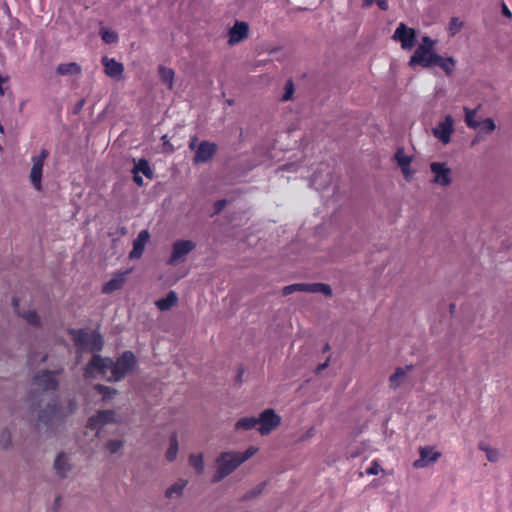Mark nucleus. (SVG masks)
Listing matches in <instances>:
<instances>
[{
    "label": "nucleus",
    "instance_id": "obj_1",
    "mask_svg": "<svg viewBox=\"0 0 512 512\" xmlns=\"http://www.w3.org/2000/svg\"><path fill=\"white\" fill-rule=\"evenodd\" d=\"M136 363L137 360L132 351L123 352L116 361H113L110 357L93 354L91 360L84 367V376L91 378L96 373L105 375L110 370L111 376L108 377V381L118 382L133 371Z\"/></svg>",
    "mask_w": 512,
    "mask_h": 512
},
{
    "label": "nucleus",
    "instance_id": "obj_2",
    "mask_svg": "<svg viewBox=\"0 0 512 512\" xmlns=\"http://www.w3.org/2000/svg\"><path fill=\"white\" fill-rule=\"evenodd\" d=\"M256 452L257 449L253 446H250L244 452H222L216 459L217 471L213 476V482L221 481Z\"/></svg>",
    "mask_w": 512,
    "mask_h": 512
},
{
    "label": "nucleus",
    "instance_id": "obj_3",
    "mask_svg": "<svg viewBox=\"0 0 512 512\" xmlns=\"http://www.w3.org/2000/svg\"><path fill=\"white\" fill-rule=\"evenodd\" d=\"M69 333L72 336L75 345L81 351L89 350L90 352L97 354L103 349L104 340L98 332L89 334L84 329H71Z\"/></svg>",
    "mask_w": 512,
    "mask_h": 512
},
{
    "label": "nucleus",
    "instance_id": "obj_4",
    "mask_svg": "<svg viewBox=\"0 0 512 512\" xmlns=\"http://www.w3.org/2000/svg\"><path fill=\"white\" fill-rule=\"evenodd\" d=\"M416 30L408 27L404 23H400L396 28L392 39L400 42L403 50H411L417 42Z\"/></svg>",
    "mask_w": 512,
    "mask_h": 512
},
{
    "label": "nucleus",
    "instance_id": "obj_5",
    "mask_svg": "<svg viewBox=\"0 0 512 512\" xmlns=\"http://www.w3.org/2000/svg\"><path fill=\"white\" fill-rule=\"evenodd\" d=\"M49 153L46 149H42L41 152L32 157V168L30 171V181L32 186L37 190L41 191L42 189V172L43 166L46 158Z\"/></svg>",
    "mask_w": 512,
    "mask_h": 512
},
{
    "label": "nucleus",
    "instance_id": "obj_6",
    "mask_svg": "<svg viewBox=\"0 0 512 512\" xmlns=\"http://www.w3.org/2000/svg\"><path fill=\"white\" fill-rule=\"evenodd\" d=\"M62 370L52 371L43 370L38 372L33 378V384L43 391L56 390L58 387L57 375Z\"/></svg>",
    "mask_w": 512,
    "mask_h": 512
},
{
    "label": "nucleus",
    "instance_id": "obj_7",
    "mask_svg": "<svg viewBox=\"0 0 512 512\" xmlns=\"http://www.w3.org/2000/svg\"><path fill=\"white\" fill-rule=\"evenodd\" d=\"M257 422L259 424V432L262 435H267L280 425L281 418L273 409H266L257 418Z\"/></svg>",
    "mask_w": 512,
    "mask_h": 512
},
{
    "label": "nucleus",
    "instance_id": "obj_8",
    "mask_svg": "<svg viewBox=\"0 0 512 512\" xmlns=\"http://www.w3.org/2000/svg\"><path fill=\"white\" fill-rule=\"evenodd\" d=\"M196 243L192 240H177L172 245V253L168 264L175 265L179 260H183L186 255L193 251Z\"/></svg>",
    "mask_w": 512,
    "mask_h": 512
},
{
    "label": "nucleus",
    "instance_id": "obj_9",
    "mask_svg": "<svg viewBox=\"0 0 512 512\" xmlns=\"http://www.w3.org/2000/svg\"><path fill=\"white\" fill-rule=\"evenodd\" d=\"M435 51H428L423 47H417L414 54L410 57L409 66L414 68L421 66L422 68H429L433 66V59L436 57Z\"/></svg>",
    "mask_w": 512,
    "mask_h": 512
},
{
    "label": "nucleus",
    "instance_id": "obj_10",
    "mask_svg": "<svg viewBox=\"0 0 512 512\" xmlns=\"http://www.w3.org/2000/svg\"><path fill=\"white\" fill-rule=\"evenodd\" d=\"M217 152V145L209 141H202L196 149L193 162L195 164L210 161Z\"/></svg>",
    "mask_w": 512,
    "mask_h": 512
},
{
    "label": "nucleus",
    "instance_id": "obj_11",
    "mask_svg": "<svg viewBox=\"0 0 512 512\" xmlns=\"http://www.w3.org/2000/svg\"><path fill=\"white\" fill-rule=\"evenodd\" d=\"M453 133V118L451 115H446L444 120L439 122L438 125L433 129V134L443 144H447L450 141L451 134Z\"/></svg>",
    "mask_w": 512,
    "mask_h": 512
},
{
    "label": "nucleus",
    "instance_id": "obj_12",
    "mask_svg": "<svg viewBox=\"0 0 512 512\" xmlns=\"http://www.w3.org/2000/svg\"><path fill=\"white\" fill-rule=\"evenodd\" d=\"M430 169L434 173V182L441 186H447L451 183V170L445 163L432 162Z\"/></svg>",
    "mask_w": 512,
    "mask_h": 512
},
{
    "label": "nucleus",
    "instance_id": "obj_13",
    "mask_svg": "<svg viewBox=\"0 0 512 512\" xmlns=\"http://www.w3.org/2000/svg\"><path fill=\"white\" fill-rule=\"evenodd\" d=\"M419 453L420 458L413 462V467L417 469L424 468L435 463L441 456L439 452L434 451L430 446L420 447Z\"/></svg>",
    "mask_w": 512,
    "mask_h": 512
},
{
    "label": "nucleus",
    "instance_id": "obj_14",
    "mask_svg": "<svg viewBox=\"0 0 512 512\" xmlns=\"http://www.w3.org/2000/svg\"><path fill=\"white\" fill-rule=\"evenodd\" d=\"M249 26L244 21H236L228 32V43L235 45L248 37Z\"/></svg>",
    "mask_w": 512,
    "mask_h": 512
},
{
    "label": "nucleus",
    "instance_id": "obj_15",
    "mask_svg": "<svg viewBox=\"0 0 512 512\" xmlns=\"http://www.w3.org/2000/svg\"><path fill=\"white\" fill-rule=\"evenodd\" d=\"M113 410H101L91 416L87 421V428L91 430L97 429L99 426L110 423L114 420Z\"/></svg>",
    "mask_w": 512,
    "mask_h": 512
},
{
    "label": "nucleus",
    "instance_id": "obj_16",
    "mask_svg": "<svg viewBox=\"0 0 512 512\" xmlns=\"http://www.w3.org/2000/svg\"><path fill=\"white\" fill-rule=\"evenodd\" d=\"M150 238L148 230H142L133 241V249L129 253L130 259H139L145 249V246Z\"/></svg>",
    "mask_w": 512,
    "mask_h": 512
},
{
    "label": "nucleus",
    "instance_id": "obj_17",
    "mask_svg": "<svg viewBox=\"0 0 512 512\" xmlns=\"http://www.w3.org/2000/svg\"><path fill=\"white\" fill-rule=\"evenodd\" d=\"M102 65L104 66L105 74L111 78H120L124 72V66L121 62L116 61L114 58L107 56L102 57Z\"/></svg>",
    "mask_w": 512,
    "mask_h": 512
},
{
    "label": "nucleus",
    "instance_id": "obj_18",
    "mask_svg": "<svg viewBox=\"0 0 512 512\" xmlns=\"http://www.w3.org/2000/svg\"><path fill=\"white\" fill-rule=\"evenodd\" d=\"M60 417V406L56 401H52L47 405V407L40 411L39 413V422L48 425L52 423L55 419Z\"/></svg>",
    "mask_w": 512,
    "mask_h": 512
},
{
    "label": "nucleus",
    "instance_id": "obj_19",
    "mask_svg": "<svg viewBox=\"0 0 512 512\" xmlns=\"http://www.w3.org/2000/svg\"><path fill=\"white\" fill-rule=\"evenodd\" d=\"M296 291L318 293L320 292V283H296L285 286L282 290L284 296L290 295Z\"/></svg>",
    "mask_w": 512,
    "mask_h": 512
},
{
    "label": "nucleus",
    "instance_id": "obj_20",
    "mask_svg": "<svg viewBox=\"0 0 512 512\" xmlns=\"http://www.w3.org/2000/svg\"><path fill=\"white\" fill-rule=\"evenodd\" d=\"M125 283L124 273L115 274L108 282H106L102 287L103 294H111L114 291H117L123 287Z\"/></svg>",
    "mask_w": 512,
    "mask_h": 512
},
{
    "label": "nucleus",
    "instance_id": "obj_21",
    "mask_svg": "<svg viewBox=\"0 0 512 512\" xmlns=\"http://www.w3.org/2000/svg\"><path fill=\"white\" fill-rule=\"evenodd\" d=\"M433 60V66H439L447 76H450L456 67V60L453 57H442L437 54Z\"/></svg>",
    "mask_w": 512,
    "mask_h": 512
},
{
    "label": "nucleus",
    "instance_id": "obj_22",
    "mask_svg": "<svg viewBox=\"0 0 512 512\" xmlns=\"http://www.w3.org/2000/svg\"><path fill=\"white\" fill-rule=\"evenodd\" d=\"M413 369L412 365H407L405 368L399 367L396 371L389 377V385L392 389H397L403 379L405 378L408 371Z\"/></svg>",
    "mask_w": 512,
    "mask_h": 512
},
{
    "label": "nucleus",
    "instance_id": "obj_23",
    "mask_svg": "<svg viewBox=\"0 0 512 512\" xmlns=\"http://www.w3.org/2000/svg\"><path fill=\"white\" fill-rule=\"evenodd\" d=\"M178 296L176 292L170 291L164 298H161L155 302L156 307L160 311L170 310L177 304Z\"/></svg>",
    "mask_w": 512,
    "mask_h": 512
},
{
    "label": "nucleus",
    "instance_id": "obj_24",
    "mask_svg": "<svg viewBox=\"0 0 512 512\" xmlns=\"http://www.w3.org/2000/svg\"><path fill=\"white\" fill-rule=\"evenodd\" d=\"M394 158L400 166L404 176L408 178L410 174L409 167L411 163V157L404 154L403 148H398L394 154Z\"/></svg>",
    "mask_w": 512,
    "mask_h": 512
},
{
    "label": "nucleus",
    "instance_id": "obj_25",
    "mask_svg": "<svg viewBox=\"0 0 512 512\" xmlns=\"http://www.w3.org/2000/svg\"><path fill=\"white\" fill-rule=\"evenodd\" d=\"M58 75H79L82 72L81 66L76 62L61 63L57 66Z\"/></svg>",
    "mask_w": 512,
    "mask_h": 512
},
{
    "label": "nucleus",
    "instance_id": "obj_26",
    "mask_svg": "<svg viewBox=\"0 0 512 512\" xmlns=\"http://www.w3.org/2000/svg\"><path fill=\"white\" fill-rule=\"evenodd\" d=\"M158 72L162 83L166 84L169 89H172L175 76L174 71L171 68L160 65Z\"/></svg>",
    "mask_w": 512,
    "mask_h": 512
},
{
    "label": "nucleus",
    "instance_id": "obj_27",
    "mask_svg": "<svg viewBox=\"0 0 512 512\" xmlns=\"http://www.w3.org/2000/svg\"><path fill=\"white\" fill-rule=\"evenodd\" d=\"M133 174H140L142 173L147 178L152 179L153 177V171L150 168L149 162L146 159H140L134 166L132 170Z\"/></svg>",
    "mask_w": 512,
    "mask_h": 512
},
{
    "label": "nucleus",
    "instance_id": "obj_28",
    "mask_svg": "<svg viewBox=\"0 0 512 512\" xmlns=\"http://www.w3.org/2000/svg\"><path fill=\"white\" fill-rule=\"evenodd\" d=\"M54 468L60 476H65L66 472L69 470V465L67 463V457L64 453H60L57 456L54 462Z\"/></svg>",
    "mask_w": 512,
    "mask_h": 512
},
{
    "label": "nucleus",
    "instance_id": "obj_29",
    "mask_svg": "<svg viewBox=\"0 0 512 512\" xmlns=\"http://www.w3.org/2000/svg\"><path fill=\"white\" fill-rule=\"evenodd\" d=\"M258 425L257 418L255 417H243L240 418L236 424V430H251Z\"/></svg>",
    "mask_w": 512,
    "mask_h": 512
},
{
    "label": "nucleus",
    "instance_id": "obj_30",
    "mask_svg": "<svg viewBox=\"0 0 512 512\" xmlns=\"http://www.w3.org/2000/svg\"><path fill=\"white\" fill-rule=\"evenodd\" d=\"M177 453H178V439H177V434L173 433L170 437V446L166 452V459L170 462L175 460Z\"/></svg>",
    "mask_w": 512,
    "mask_h": 512
},
{
    "label": "nucleus",
    "instance_id": "obj_31",
    "mask_svg": "<svg viewBox=\"0 0 512 512\" xmlns=\"http://www.w3.org/2000/svg\"><path fill=\"white\" fill-rule=\"evenodd\" d=\"M479 449L486 453L488 461L496 462L499 459V452L497 449L491 448L483 442L479 443Z\"/></svg>",
    "mask_w": 512,
    "mask_h": 512
},
{
    "label": "nucleus",
    "instance_id": "obj_32",
    "mask_svg": "<svg viewBox=\"0 0 512 512\" xmlns=\"http://www.w3.org/2000/svg\"><path fill=\"white\" fill-rule=\"evenodd\" d=\"M94 389L102 396L104 401L109 400L116 394V390L108 386L97 384Z\"/></svg>",
    "mask_w": 512,
    "mask_h": 512
},
{
    "label": "nucleus",
    "instance_id": "obj_33",
    "mask_svg": "<svg viewBox=\"0 0 512 512\" xmlns=\"http://www.w3.org/2000/svg\"><path fill=\"white\" fill-rule=\"evenodd\" d=\"M22 318L35 327H39L41 324V319L35 310H29L22 313Z\"/></svg>",
    "mask_w": 512,
    "mask_h": 512
},
{
    "label": "nucleus",
    "instance_id": "obj_34",
    "mask_svg": "<svg viewBox=\"0 0 512 512\" xmlns=\"http://www.w3.org/2000/svg\"><path fill=\"white\" fill-rule=\"evenodd\" d=\"M189 463L199 474L203 472L204 462L202 454H192L189 457Z\"/></svg>",
    "mask_w": 512,
    "mask_h": 512
},
{
    "label": "nucleus",
    "instance_id": "obj_35",
    "mask_svg": "<svg viewBox=\"0 0 512 512\" xmlns=\"http://www.w3.org/2000/svg\"><path fill=\"white\" fill-rule=\"evenodd\" d=\"M465 122L469 128L477 129L480 126V122L474 119L476 115V110H470L469 108H465Z\"/></svg>",
    "mask_w": 512,
    "mask_h": 512
},
{
    "label": "nucleus",
    "instance_id": "obj_36",
    "mask_svg": "<svg viewBox=\"0 0 512 512\" xmlns=\"http://www.w3.org/2000/svg\"><path fill=\"white\" fill-rule=\"evenodd\" d=\"M463 27V22L460 21L458 17H452L449 25H448V32L450 36H455L457 33L460 32V30Z\"/></svg>",
    "mask_w": 512,
    "mask_h": 512
},
{
    "label": "nucleus",
    "instance_id": "obj_37",
    "mask_svg": "<svg viewBox=\"0 0 512 512\" xmlns=\"http://www.w3.org/2000/svg\"><path fill=\"white\" fill-rule=\"evenodd\" d=\"M284 90V94L281 96L280 100L283 102L291 100L295 91L292 79L287 80Z\"/></svg>",
    "mask_w": 512,
    "mask_h": 512
},
{
    "label": "nucleus",
    "instance_id": "obj_38",
    "mask_svg": "<svg viewBox=\"0 0 512 512\" xmlns=\"http://www.w3.org/2000/svg\"><path fill=\"white\" fill-rule=\"evenodd\" d=\"M101 37L102 40L107 44L115 43L118 40L117 34L109 30H102Z\"/></svg>",
    "mask_w": 512,
    "mask_h": 512
},
{
    "label": "nucleus",
    "instance_id": "obj_39",
    "mask_svg": "<svg viewBox=\"0 0 512 512\" xmlns=\"http://www.w3.org/2000/svg\"><path fill=\"white\" fill-rule=\"evenodd\" d=\"M478 128H480L481 132L489 133L495 129V123L491 118H486L480 122V126Z\"/></svg>",
    "mask_w": 512,
    "mask_h": 512
},
{
    "label": "nucleus",
    "instance_id": "obj_40",
    "mask_svg": "<svg viewBox=\"0 0 512 512\" xmlns=\"http://www.w3.org/2000/svg\"><path fill=\"white\" fill-rule=\"evenodd\" d=\"M185 483H176L166 490V496L172 497L174 494L180 495L184 489Z\"/></svg>",
    "mask_w": 512,
    "mask_h": 512
},
{
    "label": "nucleus",
    "instance_id": "obj_41",
    "mask_svg": "<svg viewBox=\"0 0 512 512\" xmlns=\"http://www.w3.org/2000/svg\"><path fill=\"white\" fill-rule=\"evenodd\" d=\"M123 446L121 440H109L106 443V449L111 453H117Z\"/></svg>",
    "mask_w": 512,
    "mask_h": 512
},
{
    "label": "nucleus",
    "instance_id": "obj_42",
    "mask_svg": "<svg viewBox=\"0 0 512 512\" xmlns=\"http://www.w3.org/2000/svg\"><path fill=\"white\" fill-rule=\"evenodd\" d=\"M264 486H265L264 483L259 484L257 487H255L252 490L248 491L244 495L243 499L244 500H249V499L257 497L258 495H260L262 493V491L264 489Z\"/></svg>",
    "mask_w": 512,
    "mask_h": 512
},
{
    "label": "nucleus",
    "instance_id": "obj_43",
    "mask_svg": "<svg viewBox=\"0 0 512 512\" xmlns=\"http://www.w3.org/2000/svg\"><path fill=\"white\" fill-rule=\"evenodd\" d=\"M418 47H423L428 51H434L435 49V41L432 40L429 36L422 37V42Z\"/></svg>",
    "mask_w": 512,
    "mask_h": 512
},
{
    "label": "nucleus",
    "instance_id": "obj_44",
    "mask_svg": "<svg viewBox=\"0 0 512 512\" xmlns=\"http://www.w3.org/2000/svg\"><path fill=\"white\" fill-rule=\"evenodd\" d=\"M2 447L7 448L11 444V435L10 432L7 430H4L1 434V440Z\"/></svg>",
    "mask_w": 512,
    "mask_h": 512
},
{
    "label": "nucleus",
    "instance_id": "obj_45",
    "mask_svg": "<svg viewBox=\"0 0 512 512\" xmlns=\"http://www.w3.org/2000/svg\"><path fill=\"white\" fill-rule=\"evenodd\" d=\"M380 471V465L377 461H373L369 468L366 469V474L368 475H377Z\"/></svg>",
    "mask_w": 512,
    "mask_h": 512
},
{
    "label": "nucleus",
    "instance_id": "obj_46",
    "mask_svg": "<svg viewBox=\"0 0 512 512\" xmlns=\"http://www.w3.org/2000/svg\"><path fill=\"white\" fill-rule=\"evenodd\" d=\"M227 201L225 199L218 200L214 203V214L220 213L226 206Z\"/></svg>",
    "mask_w": 512,
    "mask_h": 512
},
{
    "label": "nucleus",
    "instance_id": "obj_47",
    "mask_svg": "<svg viewBox=\"0 0 512 512\" xmlns=\"http://www.w3.org/2000/svg\"><path fill=\"white\" fill-rule=\"evenodd\" d=\"M322 295H325V296L332 295V289H331L330 285L322 283Z\"/></svg>",
    "mask_w": 512,
    "mask_h": 512
},
{
    "label": "nucleus",
    "instance_id": "obj_48",
    "mask_svg": "<svg viewBox=\"0 0 512 512\" xmlns=\"http://www.w3.org/2000/svg\"><path fill=\"white\" fill-rule=\"evenodd\" d=\"M377 5L381 10H387L388 9V3L386 0H377Z\"/></svg>",
    "mask_w": 512,
    "mask_h": 512
},
{
    "label": "nucleus",
    "instance_id": "obj_49",
    "mask_svg": "<svg viewBox=\"0 0 512 512\" xmlns=\"http://www.w3.org/2000/svg\"><path fill=\"white\" fill-rule=\"evenodd\" d=\"M133 180L138 186L143 185V179L139 174H133Z\"/></svg>",
    "mask_w": 512,
    "mask_h": 512
},
{
    "label": "nucleus",
    "instance_id": "obj_50",
    "mask_svg": "<svg viewBox=\"0 0 512 512\" xmlns=\"http://www.w3.org/2000/svg\"><path fill=\"white\" fill-rule=\"evenodd\" d=\"M502 11L505 16H507L509 18L512 16L511 11L508 9V7L504 3L502 5Z\"/></svg>",
    "mask_w": 512,
    "mask_h": 512
},
{
    "label": "nucleus",
    "instance_id": "obj_51",
    "mask_svg": "<svg viewBox=\"0 0 512 512\" xmlns=\"http://www.w3.org/2000/svg\"><path fill=\"white\" fill-rule=\"evenodd\" d=\"M196 141H197V138H195V137L191 139V142L189 144L190 149H192V150L195 149Z\"/></svg>",
    "mask_w": 512,
    "mask_h": 512
},
{
    "label": "nucleus",
    "instance_id": "obj_52",
    "mask_svg": "<svg viewBox=\"0 0 512 512\" xmlns=\"http://www.w3.org/2000/svg\"><path fill=\"white\" fill-rule=\"evenodd\" d=\"M60 501H61L60 496L55 498V501H54V508L55 509H58V507L60 506Z\"/></svg>",
    "mask_w": 512,
    "mask_h": 512
},
{
    "label": "nucleus",
    "instance_id": "obj_53",
    "mask_svg": "<svg viewBox=\"0 0 512 512\" xmlns=\"http://www.w3.org/2000/svg\"><path fill=\"white\" fill-rule=\"evenodd\" d=\"M12 304H13L14 310H17V308L19 306V300L17 298H13Z\"/></svg>",
    "mask_w": 512,
    "mask_h": 512
},
{
    "label": "nucleus",
    "instance_id": "obj_54",
    "mask_svg": "<svg viewBox=\"0 0 512 512\" xmlns=\"http://www.w3.org/2000/svg\"><path fill=\"white\" fill-rule=\"evenodd\" d=\"M243 374H244V370L239 371V373L237 374V381L238 382L242 381Z\"/></svg>",
    "mask_w": 512,
    "mask_h": 512
},
{
    "label": "nucleus",
    "instance_id": "obj_55",
    "mask_svg": "<svg viewBox=\"0 0 512 512\" xmlns=\"http://www.w3.org/2000/svg\"><path fill=\"white\" fill-rule=\"evenodd\" d=\"M330 349L329 347V344H325L323 347H322V354L327 352L328 350Z\"/></svg>",
    "mask_w": 512,
    "mask_h": 512
},
{
    "label": "nucleus",
    "instance_id": "obj_56",
    "mask_svg": "<svg viewBox=\"0 0 512 512\" xmlns=\"http://www.w3.org/2000/svg\"><path fill=\"white\" fill-rule=\"evenodd\" d=\"M7 81H8V78H4V77H2V76L0 75V86H3V84H4L5 82H7Z\"/></svg>",
    "mask_w": 512,
    "mask_h": 512
},
{
    "label": "nucleus",
    "instance_id": "obj_57",
    "mask_svg": "<svg viewBox=\"0 0 512 512\" xmlns=\"http://www.w3.org/2000/svg\"><path fill=\"white\" fill-rule=\"evenodd\" d=\"M83 103H84V100H81V101L78 103V105H77L76 109H77V110H80V109L82 108V106H83Z\"/></svg>",
    "mask_w": 512,
    "mask_h": 512
},
{
    "label": "nucleus",
    "instance_id": "obj_58",
    "mask_svg": "<svg viewBox=\"0 0 512 512\" xmlns=\"http://www.w3.org/2000/svg\"><path fill=\"white\" fill-rule=\"evenodd\" d=\"M374 0H364V5L369 6L373 3Z\"/></svg>",
    "mask_w": 512,
    "mask_h": 512
},
{
    "label": "nucleus",
    "instance_id": "obj_59",
    "mask_svg": "<svg viewBox=\"0 0 512 512\" xmlns=\"http://www.w3.org/2000/svg\"><path fill=\"white\" fill-rule=\"evenodd\" d=\"M456 308V305L455 304H451L450 305V313L453 314L454 313V310Z\"/></svg>",
    "mask_w": 512,
    "mask_h": 512
},
{
    "label": "nucleus",
    "instance_id": "obj_60",
    "mask_svg": "<svg viewBox=\"0 0 512 512\" xmlns=\"http://www.w3.org/2000/svg\"><path fill=\"white\" fill-rule=\"evenodd\" d=\"M327 366H328V360L325 361L324 363H322V365H321L322 371L325 370Z\"/></svg>",
    "mask_w": 512,
    "mask_h": 512
},
{
    "label": "nucleus",
    "instance_id": "obj_61",
    "mask_svg": "<svg viewBox=\"0 0 512 512\" xmlns=\"http://www.w3.org/2000/svg\"><path fill=\"white\" fill-rule=\"evenodd\" d=\"M69 405H70L71 411H72L74 409L75 403L73 401H70Z\"/></svg>",
    "mask_w": 512,
    "mask_h": 512
},
{
    "label": "nucleus",
    "instance_id": "obj_62",
    "mask_svg": "<svg viewBox=\"0 0 512 512\" xmlns=\"http://www.w3.org/2000/svg\"><path fill=\"white\" fill-rule=\"evenodd\" d=\"M315 372H316V373H319V372H320V364H319V365H317V366L315 367Z\"/></svg>",
    "mask_w": 512,
    "mask_h": 512
},
{
    "label": "nucleus",
    "instance_id": "obj_63",
    "mask_svg": "<svg viewBox=\"0 0 512 512\" xmlns=\"http://www.w3.org/2000/svg\"><path fill=\"white\" fill-rule=\"evenodd\" d=\"M4 95V89H3V86H0V96H3Z\"/></svg>",
    "mask_w": 512,
    "mask_h": 512
},
{
    "label": "nucleus",
    "instance_id": "obj_64",
    "mask_svg": "<svg viewBox=\"0 0 512 512\" xmlns=\"http://www.w3.org/2000/svg\"><path fill=\"white\" fill-rule=\"evenodd\" d=\"M46 359H47V355H43V356L41 357V362H45V361H46Z\"/></svg>",
    "mask_w": 512,
    "mask_h": 512
}]
</instances>
